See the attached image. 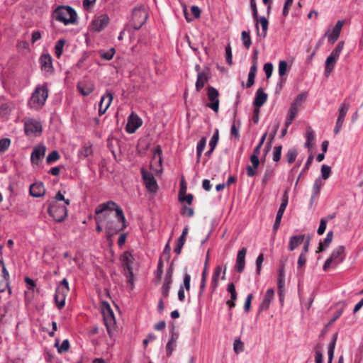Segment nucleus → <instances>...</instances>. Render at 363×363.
Returning a JSON list of instances; mask_svg holds the SVG:
<instances>
[{
  "label": "nucleus",
  "mask_w": 363,
  "mask_h": 363,
  "mask_svg": "<svg viewBox=\"0 0 363 363\" xmlns=\"http://www.w3.org/2000/svg\"><path fill=\"white\" fill-rule=\"evenodd\" d=\"M288 200H289V197H288L287 193L286 191L282 196L281 203L277 212L284 214V213L286 210V208L287 206V204H288Z\"/></svg>",
  "instance_id": "nucleus-46"
},
{
  "label": "nucleus",
  "mask_w": 363,
  "mask_h": 363,
  "mask_svg": "<svg viewBox=\"0 0 363 363\" xmlns=\"http://www.w3.org/2000/svg\"><path fill=\"white\" fill-rule=\"evenodd\" d=\"M69 291V283L67 279H63L57 286L55 294V301L58 308L65 306L67 294Z\"/></svg>",
  "instance_id": "nucleus-5"
},
{
  "label": "nucleus",
  "mask_w": 363,
  "mask_h": 363,
  "mask_svg": "<svg viewBox=\"0 0 363 363\" xmlns=\"http://www.w3.org/2000/svg\"><path fill=\"white\" fill-rule=\"evenodd\" d=\"M52 18L67 26L77 22V14L69 6H59L53 11Z\"/></svg>",
  "instance_id": "nucleus-3"
},
{
  "label": "nucleus",
  "mask_w": 363,
  "mask_h": 363,
  "mask_svg": "<svg viewBox=\"0 0 363 363\" xmlns=\"http://www.w3.org/2000/svg\"><path fill=\"white\" fill-rule=\"evenodd\" d=\"M141 174L147 190L151 192H155L157 189V184L152 174L145 169H141Z\"/></svg>",
  "instance_id": "nucleus-13"
},
{
  "label": "nucleus",
  "mask_w": 363,
  "mask_h": 363,
  "mask_svg": "<svg viewBox=\"0 0 363 363\" xmlns=\"http://www.w3.org/2000/svg\"><path fill=\"white\" fill-rule=\"evenodd\" d=\"M182 214L187 217H192L194 214V211L191 208L183 206L182 210Z\"/></svg>",
  "instance_id": "nucleus-64"
},
{
  "label": "nucleus",
  "mask_w": 363,
  "mask_h": 363,
  "mask_svg": "<svg viewBox=\"0 0 363 363\" xmlns=\"http://www.w3.org/2000/svg\"><path fill=\"white\" fill-rule=\"evenodd\" d=\"M110 18L106 14H101L96 16L91 24V30L100 32L104 30L109 23Z\"/></svg>",
  "instance_id": "nucleus-11"
},
{
  "label": "nucleus",
  "mask_w": 363,
  "mask_h": 363,
  "mask_svg": "<svg viewBox=\"0 0 363 363\" xmlns=\"http://www.w3.org/2000/svg\"><path fill=\"white\" fill-rule=\"evenodd\" d=\"M306 98V94L305 93H301L298 94L295 99L294 101L292 103L293 105L296 106L299 108L301 105V102L304 101Z\"/></svg>",
  "instance_id": "nucleus-59"
},
{
  "label": "nucleus",
  "mask_w": 363,
  "mask_h": 363,
  "mask_svg": "<svg viewBox=\"0 0 363 363\" xmlns=\"http://www.w3.org/2000/svg\"><path fill=\"white\" fill-rule=\"evenodd\" d=\"M11 111V106L8 102L0 103V116L2 118L6 117Z\"/></svg>",
  "instance_id": "nucleus-37"
},
{
  "label": "nucleus",
  "mask_w": 363,
  "mask_h": 363,
  "mask_svg": "<svg viewBox=\"0 0 363 363\" xmlns=\"http://www.w3.org/2000/svg\"><path fill=\"white\" fill-rule=\"evenodd\" d=\"M113 101V94L111 92H106L105 95L101 96L99 103V114L102 116L106 113Z\"/></svg>",
  "instance_id": "nucleus-16"
},
{
  "label": "nucleus",
  "mask_w": 363,
  "mask_h": 363,
  "mask_svg": "<svg viewBox=\"0 0 363 363\" xmlns=\"http://www.w3.org/2000/svg\"><path fill=\"white\" fill-rule=\"evenodd\" d=\"M305 239V235H294L289 238V250L294 251L299 245H301Z\"/></svg>",
  "instance_id": "nucleus-28"
},
{
  "label": "nucleus",
  "mask_w": 363,
  "mask_h": 363,
  "mask_svg": "<svg viewBox=\"0 0 363 363\" xmlns=\"http://www.w3.org/2000/svg\"><path fill=\"white\" fill-rule=\"evenodd\" d=\"M274 174V168H272L270 166L267 167L262 179V184L265 186L268 183V182L272 178Z\"/></svg>",
  "instance_id": "nucleus-34"
},
{
  "label": "nucleus",
  "mask_w": 363,
  "mask_h": 363,
  "mask_svg": "<svg viewBox=\"0 0 363 363\" xmlns=\"http://www.w3.org/2000/svg\"><path fill=\"white\" fill-rule=\"evenodd\" d=\"M143 124L142 119L134 112L128 117L125 130L128 133H133Z\"/></svg>",
  "instance_id": "nucleus-14"
},
{
  "label": "nucleus",
  "mask_w": 363,
  "mask_h": 363,
  "mask_svg": "<svg viewBox=\"0 0 363 363\" xmlns=\"http://www.w3.org/2000/svg\"><path fill=\"white\" fill-rule=\"evenodd\" d=\"M225 55H226V62L229 65H232L233 63V56H232V50L230 45H228L225 48Z\"/></svg>",
  "instance_id": "nucleus-62"
},
{
  "label": "nucleus",
  "mask_w": 363,
  "mask_h": 363,
  "mask_svg": "<svg viewBox=\"0 0 363 363\" xmlns=\"http://www.w3.org/2000/svg\"><path fill=\"white\" fill-rule=\"evenodd\" d=\"M11 140L9 138H4L0 140V152H5L10 146Z\"/></svg>",
  "instance_id": "nucleus-53"
},
{
  "label": "nucleus",
  "mask_w": 363,
  "mask_h": 363,
  "mask_svg": "<svg viewBox=\"0 0 363 363\" xmlns=\"http://www.w3.org/2000/svg\"><path fill=\"white\" fill-rule=\"evenodd\" d=\"M133 256L129 251L124 252L121 256V261L123 262L124 274L127 277L128 283L131 285L133 284V272L131 266L133 262Z\"/></svg>",
  "instance_id": "nucleus-7"
},
{
  "label": "nucleus",
  "mask_w": 363,
  "mask_h": 363,
  "mask_svg": "<svg viewBox=\"0 0 363 363\" xmlns=\"http://www.w3.org/2000/svg\"><path fill=\"white\" fill-rule=\"evenodd\" d=\"M221 272H222V267L219 265L216 266L214 269L213 276H212L211 284V287L212 289L213 292L217 289V287L218 286V279H219V276H220Z\"/></svg>",
  "instance_id": "nucleus-32"
},
{
  "label": "nucleus",
  "mask_w": 363,
  "mask_h": 363,
  "mask_svg": "<svg viewBox=\"0 0 363 363\" xmlns=\"http://www.w3.org/2000/svg\"><path fill=\"white\" fill-rule=\"evenodd\" d=\"M286 159L289 163H293L297 156V151L295 149H289L286 153Z\"/></svg>",
  "instance_id": "nucleus-50"
},
{
  "label": "nucleus",
  "mask_w": 363,
  "mask_h": 363,
  "mask_svg": "<svg viewBox=\"0 0 363 363\" xmlns=\"http://www.w3.org/2000/svg\"><path fill=\"white\" fill-rule=\"evenodd\" d=\"M250 160L252 163V166H247V175L249 177H252L256 174V169L258 168L260 162L259 157L255 155H251Z\"/></svg>",
  "instance_id": "nucleus-27"
},
{
  "label": "nucleus",
  "mask_w": 363,
  "mask_h": 363,
  "mask_svg": "<svg viewBox=\"0 0 363 363\" xmlns=\"http://www.w3.org/2000/svg\"><path fill=\"white\" fill-rule=\"evenodd\" d=\"M115 54V49L114 48H111L107 52H101V57L105 60H111L113 55Z\"/></svg>",
  "instance_id": "nucleus-52"
},
{
  "label": "nucleus",
  "mask_w": 363,
  "mask_h": 363,
  "mask_svg": "<svg viewBox=\"0 0 363 363\" xmlns=\"http://www.w3.org/2000/svg\"><path fill=\"white\" fill-rule=\"evenodd\" d=\"M241 40L242 41L244 46L247 49H249L252 44L250 31H245V30L242 31L241 33Z\"/></svg>",
  "instance_id": "nucleus-40"
},
{
  "label": "nucleus",
  "mask_w": 363,
  "mask_h": 363,
  "mask_svg": "<svg viewBox=\"0 0 363 363\" xmlns=\"http://www.w3.org/2000/svg\"><path fill=\"white\" fill-rule=\"evenodd\" d=\"M281 150L282 147L281 145L274 147L273 154V160L274 162H278L280 160L281 155Z\"/></svg>",
  "instance_id": "nucleus-55"
},
{
  "label": "nucleus",
  "mask_w": 363,
  "mask_h": 363,
  "mask_svg": "<svg viewBox=\"0 0 363 363\" xmlns=\"http://www.w3.org/2000/svg\"><path fill=\"white\" fill-rule=\"evenodd\" d=\"M315 140V135L313 131L309 128L306 130V147H310L312 145V142Z\"/></svg>",
  "instance_id": "nucleus-43"
},
{
  "label": "nucleus",
  "mask_w": 363,
  "mask_h": 363,
  "mask_svg": "<svg viewBox=\"0 0 363 363\" xmlns=\"http://www.w3.org/2000/svg\"><path fill=\"white\" fill-rule=\"evenodd\" d=\"M286 258L284 259H282L281 261V264H280L279 269L278 280L285 281V279H284V277H285V275H284V268H285V262H286Z\"/></svg>",
  "instance_id": "nucleus-54"
},
{
  "label": "nucleus",
  "mask_w": 363,
  "mask_h": 363,
  "mask_svg": "<svg viewBox=\"0 0 363 363\" xmlns=\"http://www.w3.org/2000/svg\"><path fill=\"white\" fill-rule=\"evenodd\" d=\"M46 147L44 145L36 146L33 148L30 160L32 163L38 164L40 160H42L45 154Z\"/></svg>",
  "instance_id": "nucleus-17"
},
{
  "label": "nucleus",
  "mask_w": 363,
  "mask_h": 363,
  "mask_svg": "<svg viewBox=\"0 0 363 363\" xmlns=\"http://www.w3.org/2000/svg\"><path fill=\"white\" fill-rule=\"evenodd\" d=\"M103 313L105 325L109 332L110 327L115 324L114 314L109 304L105 303L104 305Z\"/></svg>",
  "instance_id": "nucleus-15"
},
{
  "label": "nucleus",
  "mask_w": 363,
  "mask_h": 363,
  "mask_svg": "<svg viewBox=\"0 0 363 363\" xmlns=\"http://www.w3.org/2000/svg\"><path fill=\"white\" fill-rule=\"evenodd\" d=\"M108 216V214L107 213H103L101 215H96V220L97 223V225H96V229L98 232H101L102 228L100 225V223H103L104 221H105V220L107 218Z\"/></svg>",
  "instance_id": "nucleus-45"
},
{
  "label": "nucleus",
  "mask_w": 363,
  "mask_h": 363,
  "mask_svg": "<svg viewBox=\"0 0 363 363\" xmlns=\"http://www.w3.org/2000/svg\"><path fill=\"white\" fill-rule=\"evenodd\" d=\"M210 79V76L208 72L203 70L201 72H198L197 79L196 82V90L199 92L205 86V84L208 82Z\"/></svg>",
  "instance_id": "nucleus-21"
},
{
  "label": "nucleus",
  "mask_w": 363,
  "mask_h": 363,
  "mask_svg": "<svg viewBox=\"0 0 363 363\" xmlns=\"http://www.w3.org/2000/svg\"><path fill=\"white\" fill-rule=\"evenodd\" d=\"M174 328L173 327L172 331V336L170 340L167 342L166 349H167V355L170 357L174 351V348L177 345V340L179 337L178 333L174 331Z\"/></svg>",
  "instance_id": "nucleus-29"
},
{
  "label": "nucleus",
  "mask_w": 363,
  "mask_h": 363,
  "mask_svg": "<svg viewBox=\"0 0 363 363\" xmlns=\"http://www.w3.org/2000/svg\"><path fill=\"white\" fill-rule=\"evenodd\" d=\"M65 41L64 40L61 39V40H57L55 44V55L58 58L61 56V55L62 53V49L65 45Z\"/></svg>",
  "instance_id": "nucleus-44"
},
{
  "label": "nucleus",
  "mask_w": 363,
  "mask_h": 363,
  "mask_svg": "<svg viewBox=\"0 0 363 363\" xmlns=\"http://www.w3.org/2000/svg\"><path fill=\"white\" fill-rule=\"evenodd\" d=\"M264 71L265 72L267 78V79L269 78L272 76V72H273V65H272V64L270 63V62L266 63L264 65Z\"/></svg>",
  "instance_id": "nucleus-61"
},
{
  "label": "nucleus",
  "mask_w": 363,
  "mask_h": 363,
  "mask_svg": "<svg viewBox=\"0 0 363 363\" xmlns=\"http://www.w3.org/2000/svg\"><path fill=\"white\" fill-rule=\"evenodd\" d=\"M92 149L91 146L84 145L80 150L79 155L84 157H86L89 155H91Z\"/></svg>",
  "instance_id": "nucleus-58"
},
{
  "label": "nucleus",
  "mask_w": 363,
  "mask_h": 363,
  "mask_svg": "<svg viewBox=\"0 0 363 363\" xmlns=\"http://www.w3.org/2000/svg\"><path fill=\"white\" fill-rule=\"evenodd\" d=\"M333 238V231H329L327 233L326 238L324 239V240L320 242L319 246L318 247V250H316V252L319 253L320 252L324 251L329 246L330 242H332Z\"/></svg>",
  "instance_id": "nucleus-31"
},
{
  "label": "nucleus",
  "mask_w": 363,
  "mask_h": 363,
  "mask_svg": "<svg viewBox=\"0 0 363 363\" xmlns=\"http://www.w3.org/2000/svg\"><path fill=\"white\" fill-rule=\"evenodd\" d=\"M9 274L4 264L0 265V293L9 288Z\"/></svg>",
  "instance_id": "nucleus-20"
},
{
  "label": "nucleus",
  "mask_w": 363,
  "mask_h": 363,
  "mask_svg": "<svg viewBox=\"0 0 363 363\" xmlns=\"http://www.w3.org/2000/svg\"><path fill=\"white\" fill-rule=\"evenodd\" d=\"M77 89L83 96H88L94 91V85L91 81H83L78 83Z\"/></svg>",
  "instance_id": "nucleus-22"
},
{
  "label": "nucleus",
  "mask_w": 363,
  "mask_h": 363,
  "mask_svg": "<svg viewBox=\"0 0 363 363\" xmlns=\"http://www.w3.org/2000/svg\"><path fill=\"white\" fill-rule=\"evenodd\" d=\"M287 62L284 60H281L279 62V74L282 77L284 76L286 72V70H287Z\"/></svg>",
  "instance_id": "nucleus-56"
},
{
  "label": "nucleus",
  "mask_w": 363,
  "mask_h": 363,
  "mask_svg": "<svg viewBox=\"0 0 363 363\" xmlns=\"http://www.w3.org/2000/svg\"><path fill=\"white\" fill-rule=\"evenodd\" d=\"M59 340H55V346L57 347V352L62 353L67 352L69 349V342L68 340H64L60 345H59Z\"/></svg>",
  "instance_id": "nucleus-38"
},
{
  "label": "nucleus",
  "mask_w": 363,
  "mask_h": 363,
  "mask_svg": "<svg viewBox=\"0 0 363 363\" xmlns=\"http://www.w3.org/2000/svg\"><path fill=\"white\" fill-rule=\"evenodd\" d=\"M233 350L236 354H239L244 351V344L240 339L235 340L233 344Z\"/></svg>",
  "instance_id": "nucleus-48"
},
{
  "label": "nucleus",
  "mask_w": 363,
  "mask_h": 363,
  "mask_svg": "<svg viewBox=\"0 0 363 363\" xmlns=\"http://www.w3.org/2000/svg\"><path fill=\"white\" fill-rule=\"evenodd\" d=\"M208 99L209 101V103L207 104V106L211 108L213 111L217 113L219 110V92L218 91L211 86H209L208 87V92H207Z\"/></svg>",
  "instance_id": "nucleus-10"
},
{
  "label": "nucleus",
  "mask_w": 363,
  "mask_h": 363,
  "mask_svg": "<svg viewBox=\"0 0 363 363\" xmlns=\"http://www.w3.org/2000/svg\"><path fill=\"white\" fill-rule=\"evenodd\" d=\"M330 174H331V168L330 167L326 165V164H323L322 167H321V175H322V178L325 180L328 179L330 176Z\"/></svg>",
  "instance_id": "nucleus-49"
},
{
  "label": "nucleus",
  "mask_w": 363,
  "mask_h": 363,
  "mask_svg": "<svg viewBox=\"0 0 363 363\" xmlns=\"http://www.w3.org/2000/svg\"><path fill=\"white\" fill-rule=\"evenodd\" d=\"M349 108L350 104H348L342 103L340 104L339 108V115L333 130L335 135L338 134L340 132Z\"/></svg>",
  "instance_id": "nucleus-12"
},
{
  "label": "nucleus",
  "mask_w": 363,
  "mask_h": 363,
  "mask_svg": "<svg viewBox=\"0 0 363 363\" xmlns=\"http://www.w3.org/2000/svg\"><path fill=\"white\" fill-rule=\"evenodd\" d=\"M60 158V155L57 151L54 150L51 152L46 158V162L48 164H52V162L58 160Z\"/></svg>",
  "instance_id": "nucleus-47"
},
{
  "label": "nucleus",
  "mask_w": 363,
  "mask_h": 363,
  "mask_svg": "<svg viewBox=\"0 0 363 363\" xmlns=\"http://www.w3.org/2000/svg\"><path fill=\"white\" fill-rule=\"evenodd\" d=\"M206 145V139L205 138H202L197 144L196 157H197L198 162L200 160L201 154H202L203 150L205 149Z\"/></svg>",
  "instance_id": "nucleus-39"
},
{
  "label": "nucleus",
  "mask_w": 363,
  "mask_h": 363,
  "mask_svg": "<svg viewBox=\"0 0 363 363\" xmlns=\"http://www.w3.org/2000/svg\"><path fill=\"white\" fill-rule=\"evenodd\" d=\"M337 339V334L335 333L333 336L332 341L330 342V343L328 345V360L333 361Z\"/></svg>",
  "instance_id": "nucleus-36"
},
{
  "label": "nucleus",
  "mask_w": 363,
  "mask_h": 363,
  "mask_svg": "<svg viewBox=\"0 0 363 363\" xmlns=\"http://www.w3.org/2000/svg\"><path fill=\"white\" fill-rule=\"evenodd\" d=\"M247 250L245 247H242L240 250L238 251L236 259L235 268L238 272H242L244 270L245 264V255H246Z\"/></svg>",
  "instance_id": "nucleus-25"
},
{
  "label": "nucleus",
  "mask_w": 363,
  "mask_h": 363,
  "mask_svg": "<svg viewBox=\"0 0 363 363\" xmlns=\"http://www.w3.org/2000/svg\"><path fill=\"white\" fill-rule=\"evenodd\" d=\"M43 71L51 73L53 70L52 59L50 55H43L40 58Z\"/></svg>",
  "instance_id": "nucleus-23"
},
{
  "label": "nucleus",
  "mask_w": 363,
  "mask_h": 363,
  "mask_svg": "<svg viewBox=\"0 0 363 363\" xmlns=\"http://www.w3.org/2000/svg\"><path fill=\"white\" fill-rule=\"evenodd\" d=\"M335 58H333L330 56H328L325 61V74L326 77H328L332 71L334 69V67L337 62Z\"/></svg>",
  "instance_id": "nucleus-33"
},
{
  "label": "nucleus",
  "mask_w": 363,
  "mask_h": 363,
  "mask_svg": "<svg viewBox=\"0 0 363 363\" xmlns=\"http://www.w3.org/2000/svg\"><path fill=\"white\" fill-rule=\"evenodd\" d=\"M218 140H219V131L218 129H216L215 130L213 135L212 136V138L210 140V143H209V146L211 147V149L216 148V147L218 144Z\"/></svg>",
  "instance_id": "nucleus-51"
},
{
  "label": "nucleus",
  "mask_w": 363,
  "mask_h": 363,
  "mask_svg": "<svg viewBox=\"0 0 363 363\" xmlns=\"http://www.w3.org/2000/svg\"><path fill=\"white\" fill-rule=\"evenodd\" d=\"M306 261H307V255H299V257L298 258V262H297L298 270H301L302 268L304 267V266L306 263Z\"/></svg>",
  "instance_id": "nucleus-57"
},
{
  "label": "nucleus",
  "mask_w": 363,
  "mask_h": 363,
  "mask_svg": "<svg viewBox=\"0 0 363 363\" xmlns=\"http://www.w3.org/2000/svg\"><path fill=\"white\" fill-rule=\"evenodd\" d=\"M148 18L147 11L143 6L136 7L132 13V26L135 30H139Z\"/></svg>",
  "instance_id": "nucleus-6"
},
{
  "label": "nucleus",
  "mask_w": 363,
  "mask_h": 363,
  "mask_svg": "<svg viewBox=\"0 0 363 363\" xmlns=\"http://www.w3.org/2000/svg\"><path fill=\"white\" fill-rule=\"evenodd\" d=\"M107 213L108 214L105 220L106 233L111 238L127 227L126 219L122 208L118 207L113 201L99 204L96 210V215Z\"/></svg>",
  "instance_id": "nucleus-1"
},
{
  "label": "nucleus",
  "mask_w": 363,
  "mask_h": 363,
  "mask_svg": "<svg viewBox=\"0 0 363 363\" xmlns=\"http://www.w3.org/2000/svg\"><path fill=\"white\" fill-rule=\"evenodd\" d=\"M259 22L262 26V34L263 37L265 38L268 30L269 22L264 16L260 17L259 18Z\"/></svg>",
  "instance_id": "nucleus-42"
},
{
  "label": "nucleus",
  "mask_w": 363,
  "mask_h": 363,
  "mask_svg": "<svg viewBox=\"0 0 363 363\" xmlns=\"http://www.w3.org/2000/svg\"><path fill=\"white\" fill-rule=\"evenodd\" d=\"M323 185V182H322L320 178H317L313 186V194L311 196V200L315 198L320 193V189Z\"/></svg>",
  "instance_id": "nucleus-35"
},
{
  "label": "nucleus",
  "mask_w": 363,
  "mask_h": 363,
  "mask_svg": "<svg viewBox=\"0 0 363 363\" xmlns=\"http://www.w3.org/2000/svg\"><path fill=\"white\" fill-rule=\"evenodd\" d=\"M344 44V41H340L329 56L338 60L340 55L343 50Z\"/></svg>",
  "instance_id": "nucleus-41"
},
{
  "label": "nucleus",
  "mask_w": 363,
  "mask_h": 363,
  "mask_svg": "<svg viewBox=\"0 0 363 363\" xmlns=\"http://www.w3.org/2000/svg\"><path fill=\"white\" fill-rule=\"evenodd\" d=\"M48 97V87L47 83L36 86L29 101L31 108L39 110L45 104Z\"/></svg>",
  "instance_id": "nucleus-4"
},
{
  "label": "nucleus",
  "mask_w": 363,
  "mask_h": 363,
  "mask_svg": "<svg viewBox=\"0 0 363 363\" xmlns=\"http://www.w3.org/2000/svg\"><path fill=\"white\" fill-rule=\"evenodd\" d=\"M344 21H338L335 27L333 29L332 33L328 36V42L330 44L335 43V42L338 39L341 30L343 27Z\"/></svg>",
  "instance_id": "nucleus-24"
},
{
  "label": "nucleus",
  "mask_w": 363,
  "mask_h": 363,
  "mask_svg": "<svg viewBox=\"0 0 363 363\" xmlns=\"http://www.w3.org/2000/svg\"><path fill=\"white\" fill-rule=\"evenodd\" d=\"M172 269L170 267L166 272L165 277L164 279L162 293L164 297H168L171 284L172 282Z\"/></svg>",
  "instance_id": "nucleus-18"
},
{
  "label": "nucleus",
  "mask_w": 363,
  "mask_h": 363,
  "mask_svg": "<svg viewBox=\"0 0 363 363\" xmlns=\"http://www.w3.org/2000/svg\"><path fill=\"white\" fill-rule=\"evenodd\" d=\"M298 107L296 106H294L293 104H291L289 110V113H288V116L289 117L294 119L298 112Z\"/></svg>",
  "instance_id": "nucleus-63"
},
{
  "label": "nucleus",
  "mask_w": 363,
  "mask_h": 363,
  "mask_svg": "<svg viewBox=\"0 0 363 363\" xmlns=\"http://www.w3.org/2000/svg\"><path fill=\"white\" fill-rule=\"evenodd\" d=\"M274 296V291L273 289H270L266 291L264 298L259 306V311L267 310L269 308Z\"/></svg>",
  "instance_id": "nucleus-30"
},
{
  "label": "nucleus",
  "mask_w": 363,
  "mask_h": 363,
  "mask_svg": "<svg viewBox=\"0 0 363 363\" xmlns=\"http://www.w3.org/2000/svg\"><path fill=\"white\" fill-rule=\"evenodd\" d=\"M69 204L70 200L65 199L60 191L49 202L48 213L56 222H62L67 216V206Z\"/></svg>",
  "instance_id": "nucleus-2"
},
{
  "label": "nucleus",
  "mask_w": 363,
  "mask_h": 363,
  "mask_svg": "<svg viewBox=\"0 0 363 363\" xmlns=\"http://www.w3.org/2000/svg\"><path fill=\"white\" fill-rule=\"evenodd\" d=\"M30 195L33 197L38 198L43 196L45 194V189L42 182H35L31 184L29 188Z\"/></svg>",
  "instance_id": "nucleus-19"
},
{
  "label": "nucleus",
  "mask_w": 363,
  "mask_h": 363,
  "mask_svg": "<svg viewBox=\"0 0 363 363\" xmlns=\"http://www.w3.org/2000/svg\"><path fill=\"white\" fill-rule=\"evenodd\" d=\"M344 250V247L339 246L333 251L330 257L325 261L323 265L324 271H327L331 265L337 266L342 261L341 255L343 254Z\"/></svg>",
  "instance_id": "nucleus-9"
},
{
  "label": "nucleus",
  "mask_w": 363,
  "mask_h": 363,
  "mask_svg": "<svg viewBox=\"0 0 363 363\" xmlns=\"http://www.w3.org/2000/svg\"><path fill=\"white\" fill-rule=\"evenodd\" d=\"M267 94L264 92L262 88H259L255 94V97L253 101V105L255 107H261L267 101Z\"/></svg>",
  "instance_id": "nucleus-26"
},
{
  "label": "nucleus",
  "mask_w": 363,
  "mask_h": 363,
  "mask_svg": "<svg viewBox=\"0 0 363 363\" xmlns=\"http://www.w3.org/2000/svg\"><path fill=\"white\" fill-rule=\"evenodd\" d=\"M9 308V303L0 304V321L6 316Z\"/></svg>",
  "instance_id": "nucleus-60"
},
{
  "label": "nucleus",
  "mask_w": 363,
  "mask_h": 363,
  "mask_svg": "<svg viewBox=\"0 0 363 363\" xmlns=\"http://www.w3.org/2000/svg\"><path fill=\"white\" fill-rule=\"evenodd\" d=\"M24 130L28 137L37 136L43 130L41 123L36 119L26 118L24 119Z\"/></svg>",
  "instance_id": "nucleus-8"
}]
</instances>
